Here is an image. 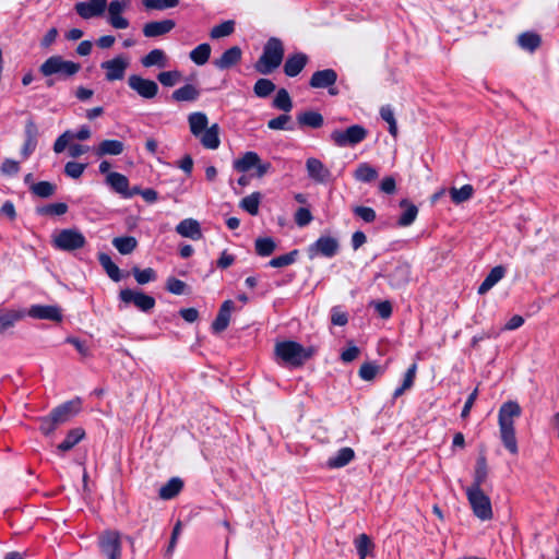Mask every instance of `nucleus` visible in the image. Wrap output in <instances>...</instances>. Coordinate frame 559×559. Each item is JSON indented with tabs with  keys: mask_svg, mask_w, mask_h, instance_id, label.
Wrapping results in <instances>:
<instances>
[{
	"mask_svg": "<svg viewBox=\"0 0 559 559\" xmlns=\"http://www.w3.org/2000/svg\"><path fill=\"white\" fill-rule=\"evenodd\" d=\"M107 8V0H87L74 5L75 12L84 20L103 15Z\"/></svg>",
	"mask_w": 559,
	"mask_h": 559,
	"instance_id": "f3484780",
	"label": "nucleus"
},
{
	"mask_svg": "<svg viewBox=\"0 0 559 559\" xmlns=\"http://www.w3.org/2000/svg\"><path fill=\"white\" fill-rule=\"evenodd\" d=\"M128 67L129 60L122 55L100 63V69L105 71V79L108 82L122 80Z\"/></svg>",
	"mask_w": 559,
	"mask_h": 559,
	"instance_id": "f8f14e48",
	"label": "nucleus"
},
{
	"mask_svg": "<svg viewBox=\"0 0 559 559\" xmlns=\"http://www.w3.org/2000/svg\"><path fill=\"white\" fill-rule=\"evenodd\" d=\"M355 456L354 450L350 448H342L340 449L334 456H331L326 465L330 468H341L346 466Z\"/></svg>",
	"mask_w": 559,
	"mask_h": 559,
	"instance_id": "473e14b6",
	"label": "nucleus"
},
{
	"mask_svg": "<svg viewBox=\"0 0 559 559\" xmlns=\"http://www.w3.org/2000/svg\"><path fill=\"white\" fill-rule=\"evenodd\" d=\"M234 307L235 304L233 300H226L223 302L215 320L212 323V330L214 333H221L227 329Z\"/></svg>",
	"mask_w": 559,
	"mask_h": 559,
	"instance_id": "4be33fe9",
	"label": "nucleus"
},
{
	"mask_svg": "<svg viewBox=\"0 0 559 559\" xmlns=\"http://www.w3.org/2000/svg\"><path fill=\"white\" fill-rule=\"evenodd\" d=\"M26 312L23 309H4L0 311V333L12 328L17 321L24 319Z\"/></svg>",
	"mask_w": 559,
	"mask_h": 559,
	"instance_id": "cd10ccee",
	"label": "nucleus"
},
{
	"mask_svg": "<svg viewBox=\"0 0 559 559\" xmlns=\"http://www.w3.org/2000/svg\"><path fill=\"white\" fill-rule=\"evenodd\" d=\"M141 63L145 68L158 67L165 68L167 66V57L162 49H153L141 59Z\"/></svg>",
	"mask_w": 559,
	"mask_h": 559,
	"instance_id": "e433bc0d",
	"label": "nucleus"
},
{
	"mask_svg": "<svg viewBox=\"0 0 559 559\" xmlns=\"http://www.w3.org/2000/svg\"><path fill=\"white\" fill-rule=\"evenodd\" d=\"M176 231L185 238L192 240H200L202 238V230L200 223L194 218H185L177 226Z\"/></svg>",
	"mask_w": 559,
	"mask_h": 559,
	"instance_id": "5701e85b",
	"label": "nucleus"
},
{
	"mask_svg": "<svg viewBox=\"0 0 559 559\" xmlns=\"http://www.w3.org/2000/svg\"><path fill=\"white\" fill-rule=\"evenodd\" d=\"M299 251L293 250L286 254L278 255L269 261V266L271 267H285L296 262L298 258Z\"/></svg>",
	"mask_w": 559,
	"mask_h": 559,
	"instance_id": "5fc2aeb1",
	"label": "nucleus"
},
{
	"mask_svg": "<svg viewBox=\"0 0 559 559\" xmlns=\"http://www.w3.org/2000/svg\"><path fill=\"white\" fill-rule=\"evenodd\" d=\"M36 212L43 216H61L68 212V205L63 202L46 204L38 206Z\"/></svg>",
	"mask_w": 559,
	"mask_h": 559,
	"instance_id": "de8ad7c7",
	"label": "nucleus"
},
{
	"mask_svg": "<svg viewBox=\"0 0 559 559\" xmlns=\"http://www.w3.org/2000/svg\"><path fill=\"white\" fill-rule=\"evenodd\" d=\"M182 79V74L178 70L164 71L158 73L157 80L164 86L171 87L179 83Z\"/></svg>",
	"mask_w": 559,
	"mask_h": 559,
	"instance_id": "13d9d810",
	"label": "nucleus"
},
{
	"mask_svg": "<svg viewBox=\"0 0 559 559\" xmlns=\"http://www.w3.org/2000/svg\"><path fill=\"white\" fill-rule=\"evenodd\" d=\"M411 277V269L408 264H399L389 274V283L394 288L406 285Z\"/></svg>",
	"mask_w": 559,
	"mask_h": 559,
	"instance_id": "a878e982",
	"label": "nucleus"
},
{
	"mask_svg": "<svg viewBox=\"0 0 559 559\" xmlns=\"http://www.w3.org/2000/svg\"><path fill=\"white\" fill-rule=\"evenodd\" d=\"M254 248L258 255L269 257L275 251L276 243L271 237H261L255 239Z\"/></svg>",
	"mask_w": 559,
	"mask_h": 559,
	"instance_id": "49530a36",
	"label": "nucleus"
},
{
	"mask_svg": "<svg viewBox=\"0 0 559 559\" xmlns=\"http://www.w3.org/2000/svg\"><path fill=\"white\" fill-rule=\"evenodd\" d=\"M24 135L25 141L21 150V155L26 159L37 147L38 129L32 119L27 120L25 123Z\"/></svg>",
	"mask_w": 559,
	"mask_h": 559,
	"instance_id": "aec40b11",
	"label": "nucleus"
},
{
	"mask_svg": "<svg viewBox=\"0 0 559 559\" xmlns=\"http://www.w3.org/2000/svg\"><path fill=\"white\" fill-rule=\"evenodd\" d=\"M106 183L117 193L121 194L124 198H131L140 192V188L135 187L132 190H129V180L128 178L120 173H108L106 176Z\"/></svg>",
	"mask_w": 559,
	"mask_h": 559,
	"instance_id": "dca6fc26",
	"label": "nucleus"
},
{
	"mask_svg": "<svg viewBox=\"0 0 559 559\" xmlns=\"http://www.w3.org/2000/svg\"><path fill=\"white\" fill-rule=\"evenodd\" d=\"M273 107L276 109L289 112L293 108V103L288 92L285 88H281L275 98L273 99Z\"/></svg>",
	"mask_w": 559,
	"mask_h": 559,
	"instance_id": "864d4df0",
	"label": "nucleus"
},
{
	"mask_svg": "<svg viewBox=\"0 0 559 559\" xmlns=\"http://www.w3.org/2000/svg\"><path fill=\"white\" fill-rule=\"evenodd\" d=\"M98 546L100 552L107 559L121 558V540L120 534L117 531H106L98 538Z\"/></svg>",
	"mask_w": 559,
	"mask_h": 559,
	"instance_id": "1a4fd4ad",
	"label": "nucleus"
},
{
	"mask_svg": "<svg viewBox=\"0 0 559 559\" xmlns=\"http://www.w3.org/2000/svg\"><path fill=\"white\" fill-rule=\"evenodd\" d=\"M306 169L308 176L318 183H325L331 178V171L324 166V164L316 158L309 157L306 160Z\"/></svg>",
	"mask_w": 559,
	"mask_h": 559,
	"instance_id": "6ab92c4d",
	"label": "nucleus"
},
{
	"mask_svg": "<svg viewBox=\"0 0 559 559\" xmlns=\"http://www.w3.org/2000/svg\"><path fill=\"white\" fill-rule=\"evenodd\" d=\"M260 162V157L255 152H247L241 158L234 162V168L237 171L246 173L254 168Z\"/></svg>",
	"mask_w": 559,
	"mask_h": 559,
	"instance_id": "58836bf2",
	"label": "nucleus"
},
{
	"mask_svg": "<svg viewBox=\"0 0 559 559\" xmlns=\"http://www.w3.org/2000/svg\"><path fill=\"white\" fill-rule=\"evenodd\" d=\"M0 171L3 176H15L20 171V163L11 158H5L0 166Z\"/></svg>",
	"mask_w": 559,
	"mask_h": 559,
	"instance_id": "338daca9",
	"label": "nucleus"
},
{
	"mask_svg": "<svg viewBox=\"0 0 559 559\" xmlns=\"http://www.w3.org/2000/svg\"><path fill=\"white\" fill-rule=\"evenodd\" d=\"M400 206L404 209V211L401 214L397 224L399 226L407 227L415 222L418 215V207L406 199L400 202Z\"/></svg>",
	"mask_w": 559,
	"mask_h": 559,
	"instance_id": "2f4dec72",
	"label": "nucleus"
},
{
	"mask_svg": "<svg viewBox=\"0 0 559 559\" xmlns=\"http://www.w3.org/2000/svg\"><path fill=\"white\" fill-rule=\"evenodd\" d=\"M119 298L124 304H133L139 310L148 312L155 307V299L142 292L132 290L129 288L121 289Z\"/></svg>",
	"mask_w": 559,
	"mask_h": 559,
	"instance_id": "9b49d317",
	"label": "nucleus"
},
{
	"mask_svg": "<svg viewBox=\"0 0 559 559\" xmlns=\"http://www.w3.org/2000/svg\"><path fill=\"white\" fill-rule=\"evenodd\" d=\"M307 61L308 58L305 53H295L288 57L284 64L285 74L290 78L298 75L307 64Z\"/></svg>",
	"mask_w": 559,
	"mask_h": 559,
	"instance_id": "bb28decb",
	"label": "nucleus"
},
{
	"mask_svg": "<svg viewBox=\"0 0 559 559\" xmlns=\"http://www.w3.org/2000/svg\"><path fill=\"white\" fill-rule=\"evenodd\" d=\"M275 84L269 79H259L254 86L253 92L258 97L265 98L275 91Z\"/></svg>",
	"mask_w": 559,
	"mask_h": 559,
	"instance_id": "6e6d98bb",
	"label": "nucleus"
},
{
	"mask_svg": "<svg viewBox=\"0 0 559 559\" xmlns=\"http://www.w3.org/2000/svg\"><path fill=\"white\" fill-rule=\"evenodd\" d=\"M284 56L283 44L278 38L272 37L264 46V50L258 62L255 70L261 74H270L282 63Z\"/></svg>",
	"mask_w": 559,
	"mask_h": 559,
	"instance_id": "20e7f679",
	"label": "nucleus"
},
{
	"mask_svg": "<svg viewBox=\"0 0 559 559\" xmlns=\"http://www.w3.org/2000/svg\"><path fill=\"white\" fill-rule=\"evenodd\" d=\"M200 140V143L203 147L207 150H216L219 147V127L217 123L212 124L206 130H204L200 136H195Z\"/></svg>",
	"mask_w": 559,
	"mask_h": 559,
	"instance_id": "393cba45",
	"label": "nucleus"
},
{
	"mask_svg": "<svg viewBox=\"0 0 559 559\" xmlns=\"http://www.w3.org/2000/svg\"><path fill=\"white\" fill-rule=\"evenodd\" d=\"M211 56V46L206 43L200 44L189 53L190 59L198 66L205 64Z\"/></svg>",
	"mask_w": 559,
	"mask_h": 559,
	"instance_id": "a19ab883",
	"label": "nucleus"
},
{
	"mask_svg": "<svg viewBox=\"0 0 559 559\" xmlns=\"http://www.w3.org/2000/svg\"><path fill=\"white\" fill-rule=\"evenodd\" d=\"M179 4V0H143V5L147 10H167Z\"/></svg>",
	"mask_w": 559,
	"mask_h": 559,
	"instance_id": "052dcab7",
	"label": "nucleus"
},
{
	"mask_svg": "<svg viewBox=\"0 0 559 559\" xmlns=\"http://www.w3.org/2000/svg\"><path fill=\"white\" fill-rule=\"evenodd\" d=\"M56 189V185L49 181H39L31 186L32 193L39 198H49L53 195Z\"/></svg>",
	"mask_w": 559,
	"mask_h": 559,
	"instance_id": "8fccbe9b",
	"label": "nucleus"
},
{
	"mask_svg": "<svg viewBox=\"0 0 559 559\" xmlns=\"http://www.w3.org/2000/svg\"><path fill=\"white\" fill-rule=\"evenodd\" d=\"M488 475L487 462L485 456H479L476 462L474 481L469 487L481 488V485L486 481Z\"/></svg>",
	"mask_w": 559,
	"mask_h": 559,
	"instance_id": "c03bdc74",
	"label": "nucleus"
},
{
	"mask_svg": "<svg viewBox=\"0 0 559 559\" xmlns=\"http://www.w3.org/2000/svg\"><path fill=\"white\" fill-rule=\"evenodd\" d=\"M522 414V408L515 401L504 402L498 413V425L500 439L503 447L512 454L519 453L518 441L515 437L514 419Z\"/></svg>",
	"mask_w": 559,
	"mask_h": 559,
	"instance_id": "f257e3e1",
	"label": "nucleus"
},
{
	"mask_svg": "<svg viewBox=\"0 0 559 559\" xmlns=\"http://www.w3.org/2000/svg\"><path fill=\"white\" fill-rule=\"evenodd\" d=\"M166 289L174 295H182L186 293L187 284L176 277H169L166 282Z\"/></svg>",
	"mask_w": 559,
	"mask_h": 559,
	"instance_id": "774afa93",
	"label": "nucleus"
},
{
	"mask_svg": "<svg viewBox=\"0 0 559 559\" xmlns=\"http://www.w3.org/2000/svg\"><path fill=\"white\" fill-rule=\"evenodd\" d=\"M261 202V194L259 192H253L247 197H245L240 201V207L248 212L250 215H257L259 213V205Z\"/></svg>",
	"mask_w": 559,
	"mask_h": 559,
	"instance_id": "09e8293b",
	"label": "nucleus"
},
{
	"mask_svg": "<svg viewBox=\"0 0 559 559\" xmlns=\"http://www.w3.org/2000/svg\"><path fill=\"white\" fill-rule=\"evenodd\" d=\"M188 123L193 136H200L209 128L207 116L202 111L191 112L188 116Z\"/></svg>",
	"mask_w": 559,
	"mask_h": 559,
	"instance_id": "c85d7f7f",
	"label": "nucleus"
},
{
	"mask_svg": "<svg viewBox=\"0 0 559 559\" xmlns=\"http://www.w3.org/2000/svg\"><path fill=\"white\" fill-rule=\"evenodd\" d=\"M242 56V51L238 46H233L223 55L213 61V64L219 70H226L237 64Z\"/></svg>",
	"mask_w": 559,
	"mask_h": 559,
	"instance_id": "b1692460",
	"label": "nucleus"
},
{
	"mask_svg": "<svg viewBox=\"0 0 559 559\" xmlns=\"http://www.w3.org/2000/svg\"><path fill=\"white\" fill-rule=\"evenodd\" d=\"M466 496L474 514L481 521H488L492 518V508L489 497L481 488L468 487Z\"/></svg>",
	"mask_w": 559,
	"mask_h": 559,
	"instance_id": "0eeeda50",
	"label": "nucleus"
},
{
	"mask_svg": "<svg viewBox=\"0 0 559 559\" xmlns=\"http://www.w3.org/2000/svg\"><path fill=\"white\" fill-rule=\"evenodd\" d=\"M133 276L138 284L144 285L146 283L153 282L156 280V272L152 267H146L141 270L139 267L132 269Z\"/></svg>",
	"mask_w": 559,
	"mask_h": 559,
	"instance_id": "bf43d9fd",
	"label": "nucleus"
},
{
	"mask_svg": "<svg viewBox=\"0 0 559 559\" xmlns=\"http://www.w3.org/2000/svg\"><path fill=\"white\" fill-rule=\"evenodd\" d=\"M338 248L340 245L336 238L321 236L310 246L309 251L311 254H321L326 258H332L337 253Z\"/></svg>",
	"mask_w": 559,
	"mask_h": 559,
	"instance_id": "a211bd4d",
	"label": "nucleus"
},
{
	"mask_svg": "<svg viewBox=\"0 0 559 559\" xmlns=\"http://www.w3.org/2000/svg\"><path fill=\"white\" fill-rule=\"evenodd\" d=\"M355 546H356L359 559H366L367 555L374 548V545L371 542L370 537L366 534H360L355 539Z\"/></svg>",
	"mask_w": 559,
	"mask_h": 559,
	"instance_id": "3c124183",
	"label": "nucleus"
},
{
	"mask_svg": "<svg viewBox=\"0 0 559 559\" xmlns=\"http://www.w3.org/2000/svg\"><path fill=\"white\" fill-rule=\"evenodd\" d=\"M518 43L523 49L534 51L539 47L542 39L536 33L525 32L519 36Z\"/></svg>",
	"mask_w": 559,
	"mask_h": 559,
	"instance_id": "a18cd8bd",
	"label": "nucleus"
},
{
	"mask_svg": "<svg viewBox=\"0 0 559 559\" xmlns=\"http://www.w3.org/2000/svg\"><path fill=\"white\" fill-rule=\"evenodd\" d=\"M275 354L286 365L292 367H300L308 358L311 357L312 350L306 349L297 342L284 341L276 344Z\"/></svg>",
	"mask_w": 559,
	"mask_h": 559,
	"instance_id": "39448f33",
	"label": "nucleus"
},
{
	"mask_svg": "<svg viewBox=\"0 0 559 559\" xmlns=\"http://www.w3.org/2000/svg\"><path fill=\"white\" fill-rule=\"evenodd\" d=\"M289 121H290V116L287 114H284V115H280L278 117L269 120L267 127L271 130H292V128L287 126Z\"/></svg>",
	"mask_w": 559,
	"mask_h": 559,
	"instance_id": "0e129e2a",
	"label": "nucleus"
},
{
	"mask_svg": "<svg viewBox=\"0 0 559 559\" xmlns=\"http://www.w3.org/2000/svg\"><path fill=\"white\" fill-rule=\"evenodd\" d=\"M51 243L58 250L72 252L84 248L86 238L76 228H64L53 234Z\"/></svg>",
	"mask_w": 559,
	"mask_h": 559,
	"instance_id": "423d86ee",
	"label": "nucleus"
},
{
	"mask_svg": "<svg viewBox=\"0 0 559 559\" xmlns=\"http://www.w3.org/2000/svg\"><path fill=\"white\" fill-rule=\"evenodd\" d=\"M355 179L361 182H371L378 178V171L376 168L367 163H361L355 170Z\"/></svg>",
	"mask_w": 559,
	"mask_h": 559,
	"instance_id": "37998d69",
	"label": "nucleus"
},
{
	"mask_svg": "<svg viewBox=\"0 0 559 559\" xmlns=\"http://www.w3.org/2000/svg\"><path fill=\"white\" fill-rule=\"evenodd\" d=\"M474 188L471 185H464L461 188H452L450 190L451 200L456 203H463L467 200H469L473 195Z\"/></svg>",
	"mask_w": 559,
	"mask_h": 559,
	"instance_id": "603ef678",
	"label": "nucleus"
},
{
	"mask_svg": "<svg viewBox=\"0 0 559 559\" xmlns=\"http://www.w3.org/2000/svg\"><path fill=\"white\" fill-rule=\"evenodd\" d=\"M86 168V164L68 162L64 166V174L73 179L80 178Z\"/></svg>",
	"mask_w": 559,
	"mask_h": 559,
	"instance_id": "e2e57ef3",
	"label": "nucleus"
},
{
	"mask_svg": "<svg viewBox=\"0 0 559 559\" xmlns=\"http://www.w3.org/2000/svg\"><path fill=\"white\" fill-rule=\"evenodd\" d=\"M353 212L366 223H372L377 217L374 210L369 206L358 205L353 209Z\"/></svg>",
	"mask_w": 559,
	"mask_h": 559,
	"instance_id": "69168bd1",
	"label": "nucleus"
},
{
	"mask_svg": "<svg viewBox=\"0 0 559 559\" xmlns=\"http://www.w3.org/2000/svg\"><path fill=\"white\" fill-rule=\"evenodd\" d=\"M81 400L74 399L53 408L48 416L40 418V431L49 436L57 427L66 424L81 411Z\"/></svg>",
	"mask_w": 559,
	"mask_h": 559,
	"instance_id": "f03ea898",
	"label": "nucleus"
},
{
	"mask_svg": "<svg viewBox=\"0 0 559 559\" xmlns=\"http://www.w3.org/2000/svg\"><path fill=\"white\" fill-rule=\"evenodd\" d=\"M85 436V431L82 428L71 429L66 439L58 444L57 450L60 452H67L76 445Z\"/></svg>",
	"mask_w": 559,
	"mask_h": 559,
	"instance_id": "4c0bfd02",
	"label": "nucleus"
},
{
	"mask_svg": "<svg viewBox=\"0 0 559 559\" xmlns=\"http://www.w3.org/2000/svg\"><path fill=\"white\" fill-rule=\"evenodd\" d=\"M112 245L121 254H130L136 248L138 241L132 236L116 237Z\"/></svg>",
	"mask_w": 559,
	"mask_h": 559,
	"instance_id": "79ce46f5",
	"label": "nucleus"
},
{
	"mask_svg": "<svg viewBox=\"0 0 559 559\" xmlns=\"http://www.w3.org/2000/svg\"><path fill=\"white\" fill-rule=\"evenodd\" d=\"M98 261H99L100 265L104 267V270L106 271L107 275L114 282H119L121 280L120 269L118 267V265L116 263H114V261L111 260V258L108 254L99 253Z\"/></svg>",
	"mask_w": 559,
	"mask_h": 559,
	"instance_id": "ea45409f",
	"label": "nucleus"
},
{
	"mask_svg": "<svg viewBox=\"0 0 559 559\" xmlns=\"http://www.w3.org/2000/svg\"><path fill=\"white\" fill-rule=\"evenodd\" d=\"M129 0H114L108 4V22L116 29H126L129 27V21L122 16L128 8Z\"/></svg>",
	"mask_w": 559,
	"mask_h": 559,
	"instance_id": "4468645a",
	"label": "nucleus"
},
{
	"mask_svg": "<svg viewBox=\"0 0 559 559\" xmlns=\"http://www.w3.org/2000/svg\"><path fill=\"white\" fill-rule=\"evenodd\" d=\"M182 487L183 481L179 477H173L160 487L158 496L164 500H170L181 491Z\"/></svg>",
	"mask_w": 559,
	"mask_h": 559,
	"instance_id": "f704fd0d",
	"label": "nucleus"
},
{
	"mask_svg": "<svg viewBox=\"0 0 559 559\" xmlns=\"http://www.w3.org/2000/svg\"><path fill=\"white\" fill-rule=\"evenodd\" d=\"M235 23L234 21H225L211 29L210 36L213 39L227 37L234 33Z\"/></svg>",
	"mask_w": 559,
	"mask_h": 559,
	"instance_id": "4d7b16f0",
	"label": "nucleus"
},
{
	"mask_svg": "<svg viewBox=\"0 0 559 559\" xmlns=\"http://www.w3.org/2000/svg\"><path fill=\"white\" fill-rule=\"evenodd\" d=\"M506 270L502 265H497L489 274L486 276V278L483 281V283L478 287V294L484 295L488 290H490L502 277L504 276Z\"/></svg>",
	"mask_w": 559,
	"mask_h": 559,
	"instance_id": "7c9ffc66",
	"label": "nucleus"
},
{
	"mask_svg": "<svg viewBox=\"0 0 559 559\" xmlns=\"http://www.w3.org/2000/svg\"><path fill=\"white\" fill-rule=\"evenodd\" d=\"M80 70V63L66 60L60 55L49 57L39 67V72L44 76L58 75L60 80L73 78Z\"/></svg>",
	"mask_w": 559,
	"mask_h": 559,
	"instance_id": "7ed1b4c3",
	"label": "nucleus"
},
{
	"mask_svg": "<svg viewBox=\"0 0 559 559\" xmlns=\"http://www.w3.org/2000/svg\"><path fill=\"white\" fill-rule=\"evenodd\" d=\"M367 130L360 124H353L345 130L336 129L330 134V139L336 146H355L367 138Z\"/></svg>",
	"mask_w": 559,
	"mask_h": 559,
	"instance_id": "6e6552de",
	"label": "nucleus"
},
{
	"mask_svg": "<svg viewBox=\"0 0 559 559\" xmlns=\"http://www.w3.org/2000/svg\"><path fill=\"white\" fill-rule=\"evenodd\" d=\"M297 122L300 127H310L312 129H319L323 126V116L313 110L300 112L297 116Z\"/></svg>",
	"mask_w": 559,
	"mask_h": 559,
	"instance_id": "72a5a7b5",
	"label": "nucleus"
},
{
	"mask_svg": "<svg viewBox=\"0 0 559 559\" xmlns=\"http://www.w3.org/2000/svg\"><path fill=\"white\" fill-rule=\"evenodd\" d=\"M175 26V21L169 19L148 22L143 26V35L148 38L163 36L173 31Z\"/></svg>",
	"mask_w": 559,
	"mask_h": 559,
	"instance_id": "412c9836",
	"label": "nucleus"
},
{
	"mask_svg": "<svg viewBox=\"0 0 559 559\" xmlns=\"http://www.w3.org/2000/svg\"><path fill=\"white\" fill-rule=\"evenodd\" d=\"M380 366L373 362H365L359 369V377L365 381H371L380 373Z\"/></svg>",
	"mask_w": 559,
	"mask_h": 559,
	"instance_id": "680f3d73",
	"label": "nucleus"
},
{
	"mask_svg": "<svg viewBox=\"0 0 559 559\" xmlns=\"http://www.w3.org/2000/svg\"><path fill=\"white\" fill-rule=\"evenodd\" d=\"M199 96V90L192 84H186L171 94V98L176 102H194Z\"/></svg>",
	"mask_w": 559,
	"mask_h": 559,
	"instance_id": "c9c22d12",
	"label": "nucleus"
},
{
	"mask_svg": "<svg viewBox=\"0 0 559 559\" xmlns=\"http://www.w3.org/2000/svg\"><path fill=\"white\" fill-rule=\"evenodd\" d=\"M26 316L39 319V320H49L53 322L62 321V312L60 307L55 305H33L26 311Z\"/></svg>",
	"mask_w": 559,
	"mask_h": 559,
	"instance_id": "2eb2a0df",
	"label": "nucleus"
},
{
	"mask_svg": "<svg viewBox=\"0 0 559 559\" xmlns=\"http://www.w3.org/2000/svg\"><path fill=\"white\" fill-rule=\"evenodd\" d=\"M127 82L128 86L144 99H153L158 94L157 83L139 74L129 75Z\"/></svg>",
	"mask_w": 559,
	"mask_h": 559,
	"instance_id": "9d476101",
	"label": "nucleus"
},
{
	"mask_svg": "<svg viewBox=\"0 0 559 559\" xmlns=\"http://www.w3.org/2000/svg\"><path fill=\"white\" fill-rule=\"evenodd\" d=\"M124 150L123 142L119 140H104L96 147V155L103 157L106 155L117 156L120 155Z\"/></svg>",
	"mask_w": 559,
	"mask_h": 559,
	"instance_id": "c756f323",
	"label": "nucleus"
},
{
	"mask_svg": "<svg viewBox=\"0 0 559 559\" xmlns=\"http://www.w3.org/2000/svg\"><path fill=\"white\" fill-rule=\"evenodd\" d=\"M337 81V73L333 69L316 71L309 81L312 88H329L330 95H337L338 91L333 87Z\"/></svg>",
	"mask_w": 559,
	"mask_h": 559,
	"instance_id": "ddd939ff",
	"label": "nucleus"
}]
</instances>
